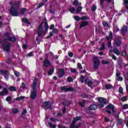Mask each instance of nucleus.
<instances>
[{
	"mask_svg": "<svg viewBox=\"0 0 128 128\" xmlns=\"http://www.w3.org/2000/svg\"><path fill=\"white\" fill-rule=\"evenodd\" d=\"M18 10V6L12 4V6L10 10V14H11L12 16H18L19 14Z\"/></svg>",
	"mask_w": 128,
	"mask_h": 128,
	"instance_id": "obj_1",
	"label": "nucleus"
},
{
	"mask_svg": "<svg viewBox=\"0 0 128 128\" xmlns=\"http://www.w3.org/2000/svg\"><path fill=\"white\" fill-rule=\"evenodd\" d=\"M12 44L6 41V40H3V44H2V48L4 52H10Z\"/></svg>",
	"mask_w": 128,
	"mask_h": 128,
	"instance_id": "obj_2",
	"label": "nucleus"
},
{
	"mask_svg": "<svg viewBox=\"0 0 128 128\" xmlns=\"http://www.w3.org/2000/svg\"><path fill=\"white\" fill-rule=\"evenodd\" d=\"M96 100H98V105H99L100 108H104V104H108V101H106V98L98 97L96 98Z\"/></svg>",
	"mask_w": 128,
	"mask_h": 128,
	"instance_id": "obj_3",
	"label": "nucleus"
},
{
	"mask_svg": "<svg viewBox=\"0 0 128 128\" xmlns=\"http://www.w3.org/2000/svg\"><path fill=\"white\" fill-rule=\"evenodd\" d=\"M10 32L5 33V36L6 37L4 39L6 42H14L16 41V36H10Z\"/></svg>",
	"mask_w": 128,
	"mask_h": 128,
	"instance_id": "obj_4",
	"label": "nucleus"
},
{
	"mask_svg": "<svg viewBox=\"0 0 128 128\" xmlns=\"http://www.w3.org/2000/svg\"><path fill=\"white\" fill-rule=\"evenodd\" d=\"M42 24H44V22H42L38 27L37 34L38 36H42L44 34V30H44V28H42Z\"/></svg>",
	"mask_w": 128,
	"mask_h": 128,
	"instance_id": "obj_5",
	"label": "nucleus"
},
{
	"mask_svg": "<svg viewBox=\"0 0 128 128\" xmlns=\"http://www.w3.org/2000/svg\"><path fill=\"white\" fill-rule=\"evenodd\" d=\"M1 76H4L5 80H8L10 78V72L6 70H0Z\"/></svg>",
	"mask_w": 128,
	"mask_h": 128,
	"instance_id": "obj_6",
	"label": "nucleus"
},
{
	"mask_svg": "<svg viewBox=\"0 0 128 128\" xmlns=\"http://www.w3.org/2000/svg\"><path fill=\"white\" fill-rule=\"evenodd\" d=\"M38 90L36 88H32V90L31 91L30 98L31 100H36L38 96Z\"/></svg>",
	"mask_w": 128,
	"mask_h": 128,
	"instance_id": "obj_7",
	"label": "nucleus"
},
{
	"mask_svg": "<svg viewBox=\"0 0 128 128\" xmlns=\"http://www.w3.org/2000/svg\"><path fill=\"white\" fill-rule=\"evenodd\" d=\"M82 120V118L80 116H76L74 118L72 121V124L70 125V128H74L76 126V122L78 120Z\"/></svg>",
	"mask_w": 128,
	"mask_h": 128,
	"instance_id": "obj_8",
	"label": "nucleus"
},
{
	"mask_svg": "<svg viewBox=\"0 0 128 128\" xmlns=\"http://www.w3.org/2000/svg\"><path fill=\"white\" fill-rule=\"evenodd\" d=\"M93 62H94V68H95V70H97V68H98V66H100V60H98V57H94L93 58Z\"/></svg>",
	"mask_w": 128,
	"mask_h": 128,
	"instance_id": "obj_9",
	"label": "nucleus"
},
{
	"mask_svg": "<svg viewBox=\"0 0 128 128\" xmlns=\"http://www.w3.org/2000/svg\"><path fill=\"white\" fill-rule=\"evenodd\" d=\"M50 101H44L43 102V104H42V107L44 108V110H48V107L50 105Z\"/></svg>",
	"mask_w": 128,
	"mask_h": 128,
	"instance_id": "obj_10",
	"label": "nucleus"
},
{
	"mask_svg": "<svg viewBox=\"0 0 128 128\" xmlns=\"http://www.w3.org/2000/svg\"><path fill=\"white\" fill-rule=\"evenodd\" d=\"M106 108L107 110H111L113 114H114V108H116V107H114V106L112 104H108L106 106Z\"/></svg>",
	"mask_w": 128,
	"mask_h": 128,
	"instance_id": "obj_11",
	"label": "nucleus"
},
{
	"mask_svg": "<svg viewBox=\"0 0 128 128\" xmlns=\"http://www.w3.org/2000/svg\"><path fill=\"white\" fill-rule=\"evenodd\" d=\"M8 90L6 87H4L2 92H0V96H8Z\"/></svg>",
	"mask_w": 128,
	"mask_h": 128,
	"instance_id": "obj_12",
	"label": "nucleus"
},
{
	"mask_svg": "<svg viewBox=\"0 0 128 128\" xmlns=\"http://www.w3.org/2000/svg\"><path fill=\"white\" fill-rule=\"evenodd\" d=\"M50 64H52L50 63V60L47 59H44L43 63V66H44L45 68H48V66H50Z\"/></svg>",
	"mask_w": 128,
	"mask_h": 128,
	"instance_id": "obj_13",
	"label": "nucleus"
},
{
	"mask_svg": "<svg viewBox=\"0 0 128 128\" xmlns=\"http://www.w3.org/2000/svg\"><path fill=\"white\" fill-rule=\"evenodd\" d=\"M126 32H128V26H124L121 29V34L122 36H124V34H126Z\"/></svg>",
	"mask_w": 128,
	"mask_h": 128,
	"instance_id": "obj_14",
	"label": "nucleus"
},
{
	"mask_svg": "<svg viewBox=\"0 0 128 128\" xmlns=\"http://www.w3.org/2000/svg\"><path fill=\"white\" fill-rule=\"evenodd\" d=\"M64 74V70L63 68H60L58 72V76L59 78H62V76Z\"/></svg>",
	"mask_w": 128,
	"mask_h": 128,
	"instance_id": "obj_15",
	"label": "nucleus"
},
{
	"mask_svg": "<svg viewBox=\"0 0 128 128\" xmlns=\"http://www.w3.org/2000/svg\"><path fill=\"white\" fill-rule=\"evenodd\" d=\"M72 88H66V86H62L61 88V90H64L65 92H72Z\"/></svg>",
	"mask_w": 128,
	"mask_h": 128,
	"instance_id": "obj_16",
	"label": "nucleus"
},
{
	"mask_svg": "<svg viewBox=\"0 0 128 128\" xmlns=\"http://www.w3.org/2000/svg\"><path fill=\"white\" fill-rule=\"evenodd\" d=\"M120 38H122L120 37L118 38L115 41V44H116V46H117L118 47L120 46V45L122 44V41H120Z\"/></svg>",
	"mask_w": 128,
	"mask_h": 128,
	"instance_id": "obj_17",
	"label": "nucleus"
},
{
	"mask_svg": "<svg viewBox=\"0 0 128 128\" xmlns=\"http://www.w3.org/2000/svg\"><path fill=\"white\" fill-rule=\"evenodd\" d=\"M88 26V22L85 21L81 22L80 24V28H84V26Z\"/></svg>",
	"mask_w": 128,
	"mask_h": 128,
	"instance_id": "obj_18",
	"label": "nucleus"
},
{
	"mask_svg": "<svg viewBox=\"0 0 128 128\" xmlns=\"http://www.w3.org/2000/svg\"><path fill=\"white\" fill-rule=\"evenodd\" d=\"M36 84H38V79L35 78L32 84V88H36Z\"/></svg>",
	"mask_w": 128,
	"mask_h": 128,
	"instance_id": "obj_19",
	"label": "nucleus"
},
{
	"mask_svg": "<svg viewBox=\"0 0 128 128\" xmlns=\"http://www.w3.org/2000/svg\"><path fill=\"white\" fill-rule=\"evenodd\" d=\"M89 108L90 110H96L98 108V106L96 104H93L90 106Z\"/></svg>",
	"mask_w": 128,
	"mask_h": 128,
	"instance_id": "obj_20",
	"label": "nucleus"
},
{
	"mask_svg": "<svg viewBox=\"0 0 128 128\" xmlns=\"http://www.w3.org/2000/svg\"><path fill=\"white\" fill-rule=\"evenodd\" d=\"M114 38V34H112V32H110L109 33V36H106V40H112Z\"/></svg>",
	"mask_w": 128,
	"mask_h": 128,
	"instance_id": "obj_21",
	"label": "nucleus"
},
{
	"mask_svg": "<svg viewBox=\"0 0 128 128\" xmlns=\"http://www.w3.org/2000/svg\"><path fill=\"white\" fill-rule=\"evenodd\" d=\"M26 12V8H23L20 10V14L22 16L24 14V12Z\"/></svg>",
	"mask_w": 128,
	"mask_h": 128,
	"instance_id": "obj_22",
	"label": "nucleus"
},
{
	"mask_svg": "<svg viewBox=\"0 0 128 128\" xmlns=\"http://www.w3.org/2000/svg\"><path fill=\"white\" fill-rule=\"evenodd\" d=\"M44 25H45V31L46 32H48V28L50 26H48V22L47 21H46L44 22Z\"/></svg>",
	"mask_w": 128,
	"mask_h": 128,
	"instance_id": "obj_23",
	"label": "nucleus"
},
{
	"mask_svg": "<svg viewBox=\"0 0 128 128\" xmlns=\"http://www.w3.org/2000/svg\"><path fill=\"white\" fill-rule=\"evenodd\" d=\"M79 104L82 106V108H84V106H86V100H84L82 102H80Z\"/></svg>",
	"mask_w": 128,
	"mask_h": 128,
	"instance_id": "obj_24",
	"label": "nucleus"
},
{
	"mask_svg": "<svg viewBox=\"0 0 128 128\" xmlns=\"http://www.w3.org/2000/svg\"><path fill=\"white\" fill-rule=\"evenodd\" d=\"M22 21L24 22V24H30V20H28L26 18H23Z\"/></svg>",
	"mask_w": 128,
	"mask_h": 128,
	"instance_id": "obj_25",
	"label": "nucleus"
},
{
	"mask_svg": "<svg viewBox=\"0 0 128 128\" xmlns=\"http://www.w3.org/2000/svg\"><path fill=\"white\" fill-rule=\"evenodd\" d=\"M9 90L10 92H16V88L14 86H10L9 87Z\"/></svg>",
	"mask_w": 128,
	"mask_h": 128,
	"instance_id": "obj_26",
	"label": "nucleus"
},
{
	"mask_svg": "<svg viewBox=\"0 0 128 128\" xmlns=\"http://www.w3.org/2000/svg\"><path fill=\"white\" fill-rule=\"evenodd\" d=\"M113 52L116 54V56H120V51H118V50L117 48L114 49Z\"/></svg>",
	"mask_w": 128,
	"mask_h": 128,
	"instance_id": "obj_27",
	"label": "nucleus"
},
{
	"mask_svg": "<svg viewBox=\"0 0 128 128\" xmlns=\"http://www.w3.org/2000/svg\"><path fill=\"white\" fill-rule=\"evenodd\" d=\"M54 72V69H50L48 72V76H52Z\"/></svg>",
	"mask_w": 128,
	"mask_h": 128,
	"instance_id": "obj_28",
	"label": "nucleus"
},
{
	"mask_svg": "<svg viewBox=\"0 0 128 128\" xmlns=\"http://www.w3.org/2000/svg\"><path fill=\"white\" fill-rule=\"evenodd\" d=\"M122 56L124 58H126V56H128V54H126V50H123L122 52Z\"/></svg>",
	"mask_w": 128,
	"mask_h": 128,
	"instance_id": "obj_29",
	"label": "nucleus"
},
{
	"mask_svg": "<svg viewBox=\"0 0 128 128\" xmlns=\"http://www.w3.org/2000/svg\"><path fill=\"white\" fill-rule=\"evenodd\" d=\"M112 88V86L110 84H106V90H110Z\"/></svg>",
	"mask_w": 128,
	"mask_h": 128,
	"instance_id": "obj_30",
	"label": "nucleus"
},
{
	"mask_svg": "<svg viewBox=\"0 0 128 128\" xmlns=\"http://www.w3.org/2000/svg\"><path fill=\"white\" fill-rule=\"evenodd\" d=\"M110 64V62L108 60H102V64Z\"/></svg>",
	"mask_w": 128,
	"mask_h": 128,
	"instance_id": "obj_31",
	"label": "nucleus"
},
{
	"mask_svg": "<svg viewBox=\"0 0 128 128\" xmlns=\"http://www.w3.org/2000/svg\"><path fill=\"white\" fill-rule=\"evenodd\" d=\"M12 112H13V114H18V108H14L12 110Z\"/></svg>",
	"mask_w": 128,
	"mask_h": 128,
	"instance_id": "obj_32",
	"label": "nucleus"
},
{
	"mask_svg": "<svg viewBox=\"0 0 128 128\" xmlns=\"http://www.w3.org/2000/svg\"><path fill=\"white\" fill-rule=\"evenodd\" d=\"M84 75H82L80 79V82L84 84Z\"/></svg>",
	"mask_w": 128,
	"mask_h": 128,
	"instance_id": "obj_33",
	"label": "nucleus"
},
{
	"mask_svg": "<svg viewBox=\"0 0 128 128\" xmlns=\"http://www.w3.org/2000/svg\"><path fill=\"white\" fill-rule=\"evenodd\" d=\"M24 100V96H20V97H17L16 98V100L20 101V100Z\"/></svg>",
	"mask_w": 128,
	"mask_h": 128,
	"instance_id": "obj_34",
	"label": "nucleus"
},
{
	"mask_svg": "<svg viewBox=\"0 0 128 128\" xmlns=\"http://www.w3.org/2000/svg\"><path fill=\"white\" fill-rule=\"evenodd\" d=\"M52 36H54V32H50L48 36H47V38H52Z\"/></svg>",
	"mask_w": 128,
	"mask_h": 128,
	"instance_id": "obj_35",
	"label": "nucleus"
},
{
	"mask_svg": "<svg viewBox=\"0 0 128 128\" xmlns=\"http://www.w3.org/2000/svg\"><path fill=\"white\" fill-rule=\"evenodd\" d=\"M102 25L104 26H106V28H108V22L104 21L102 22Z\"/></svg>",
	"mask_w": 128,
	"mask_h": 128,
	"instance_id": "obj_36",
	"label": "nucleus"
},
{
	"mask_svg": "<svg viewBox=\"0 0 128 128\" xmlns=\"http://www.w3.org/2000/svg\"><path fill=\"white\" fill-rule=\"evenodd\" d=\"M48 124L50 128H56V124H52V122H49Z\"/></svg>",
	"mask_w": 128,
	"mask_h": 128,
	"instance_id": "obj_37",
	"label": "nucleus"
},
{
	"mask_svg": "<svg viewBox=\"0 0 128 128\" xmlns=\"http://www.w3.org/2000/svg\"><path fill=\"white\" fill-rule=\"evenodd\" d=\"M82 6H78L77 8L76 13L78 14L79 12H82Z\"/></svg>",
	"mask_w": 128,
	"mask_h": 128,
	"instance_id": "obj_38",
	"label": "nucleus"
},
{
	"mask_svg": "<svg viewBox=\"0 0 128 128\" xmlns=\"http://www.w3.org/2000/svg\"><path fill=\"white\" fill-rule=\"evenodd\" d=\"M74 19L75 20H77V22H79V20H80V18L78 16H74Z\"/></svg>",
	"mask_w": 128,
	"mask_h": 128,
	"instance_id": "obj_39",
	"label": "nucleus"
},
{
	"mask_svg": "<svg viewBox=\"0 0 128 128\" xmlns=\"http://www.w3.org/2000/svg\"><path fill=\"white\" fill-rule=\"evenodd\" d=\"M67 81H68V82H74V79H72V77L69 76L67 78Z\"/></svg>",
	"mask_w": 128,
	"mask_h": 128,
	"instance_id": "obj_40",
	"label": "nucleus"
},
{
	"mask_svg": "<svg viewBox=\"0 0 128 128\" xmlns=\"http://www.w3.org/2000/svg\"><path fill=\"white\" fill-rule=\"evenodd\" d=\"M124 120L122 119H118L117 124H122Z\"/></svg>",
	"mask_w": 128,
	"mask_h": 128,
	"instance_id": "obj_41",
	"label": "nucleus"
},
{
	"mask_svg": "<svg viewBox=\"0 0 128 128\" xmlns=\"http://www.w3.org/2000/svg\"><path fill=\"white\" fill-rule=\"evenodd\" d=\"M91 10L92 12H95L96 10V6L92 5V6Z\"/></svg>",
	"mask_w": 128,
	"mask_h": 128,
	"instance_id": "obj_42",
	"label": "nucleus"
},
{
	"mask_svg": "<svg viewBox=\"0 0 128 128\" xmlns=\"http://www.w3.org/2000/svg\"><path fill=\"white\" fill-rule=\"evenodd\" d=\"M76 10V8L74 7L70 8L69 9V12H71V14H74V12Z\"/></svg>",
	"mask_w": 128,
	"mask_h": 128,
	"instance_id": "obj_43",
	"label": "nucleus"
},
{
	"mask_svg": "<svg viewBox=\"0 0 128 128\" xmlns=\"http://www.w3.org/2000/svg\"><path fill=\"white\" fill-rule=\"evenodd\" d=\"M26 112H28L26 111V109H24V110L22 112L21 114L22 116H26Z\"/></svg>",
	"mask_w": 128,
	"mask_h": 128,
	"instance_id": "obj_44",
	"label": "nucleus"
},
{
	"mask_svg": "<svg viewBox=\"0 0 128 128\" xmlns=\"http://www.w3.org/2000/svg\"><path fill=\"white\" fill-rule=\"evenodd\" d=\"M14 74L17 78H18V76H20V72L18 71L14 72Z\"/></svg>",
	"mask_w": 128,
	"mask_h": 128,
	"instance_id": "obj_45",
	"label": "nucleus"
},
{
	"mask_svg": "<svg viewBox=\"0 0 128 128\" xmlns=\"http://www.w3.org/2000/svg\"><path fill=\"white\" fill-rule=\"evenodd\" d=\"M12 100V98L10 96H8V97L6 98V100L8 102H10Z\"/></svg>",
	"mask_w": 128,
	"mask_h": 128,
	"instance_id": "obj_46",
	"label": "nucleus"
},
{
	"mask_svg": "<svg viewBox=\"0 0 128 128\" xmlns=\"http://www.w3.org/2000/svg\"><path fill=\"white\" fill-rule=\"evenodd\" d=\"M81 20H88V16H82L80 18Z\"/></svg>",
	"mask_w": 128,
	"mask_h": 128,
	"instance_id": "obj_47",
	"label": "nucleus"
},
{
	"mask_svg": "<svg viewBox=\"0 0 128 128\" xmlns=\"http://www.w3.org/2000/svg\"><path fill=\"white\" fill-rule=\"evenodd\" d=\"M117 80H118V82H122L124 80V78L120 76L117 78Z\"/></svg>",
	"mask_w": 128,
	"mask_h": 128,
	"instance_id": "obj_48",
	"label": "nucleus"
},
{
	"mask_svg": "<svg viewBox=\"0 0 128 128\" xmlns=\"http://www.w3.org/2000/svg\"><path fill=\"white\" fill-rule=\"evenodd\" d=\"M78 0H75L73 3V6H78Z\"/></svg>",
	"mask_w": 128,
	"mask_h": 128,
	"instance_id": "obj_49",
	"label": "nucleus"
},
{
	"mask_svg": "<svg viewBox=\"0 0 128 128\" xmlns=\"http://www.w3.org/2000/svg\"><path fill=\"white\" fill-rule=\"evenodd\" d=\"M118 92L120 94H123L124 93V89H122V88L120 87L118 88Z\"/></svg>",
	"mask_w": 128,
	"mask_h": 128,
	"instance_id": "obj_50",
	"label": "nucleus"
},
{
	"mask_svg": "<svg viewBox=\"0 0 128 128\" xmlns=\"http://www.w3.org/2000/svg\"><path fill=\"white\" fill-rule=\"evenodd\" d=\"M66 104L68 106H70V104H72V101L70 100H68V101H66L65 102Z\"/></svg>",
	"mask_w": 128,
	"mask_h": 128,
	"instance_id": "obj_51",
	"label": "nucleus"
},
{
	"mask_svg": "<svg viewBox=\"0 0 128 128\" xmlns=\"http://www.w3.org/2000/svg\"><path fill=\"white\" fill-rule=\"evenodd\" d=\"M68 54L70 58H72V56H74V53H72V52H69Z\"/></svg>",
	"mask_w": 128,
	"mask_h": 128,
	"instance_id": "obj_52",
	"label": "nucleus"
},
{
	"mask_svg": "<svg viewBox=\"0 0 128 128\" xmlns=\"http://www.w3.org/2000/svg\"><path fill=\"white\" fill-rule=\"evenodd\" d=\"M6 62L7 64H10V62H12V58H8V59L6 60Z\"/></svg>",
	"mask_w": 128,
	"mask_h": 128,
	"instance_id": "obj_53",
	"label": "nucleus"
},
{
	"mask_svg": "<svg viewBox=\"0 0 128 128\" xmlns=\"http://www.w3.org/2000/svg\"><path fill=\"white\" fill-rule=\"evenodd\" d=\"M78 68H79V70H82V66L80 63H78Z\"/></svg>",
	"mask_w": 128,
	"mask_h": 128,
	"instance_id": "obj_54",
	"label": "nucleus"
},
{
	"mask_svg": "<svg viewBox=\"0 0 128 128\" xmlns=\"http://www.w3.org/2000/svg\"><path fill=\"white\" fill-rule=\"evenodd\" d=\"M118 64L119 66H120V68H122V60H118Z\"/></svg>",
	"mask_w": 128,
	"mask_h": 128,
	"instance_id": "obj_55",
	"label": "nucleus"
},
{
	"mask_svg": "<svg viewBox=\"0 0 128 128\" xmlns=\"http://www.w3.org/2000/svg\"><path fill=\"white\" fill-rule=\"evenodd\" d=\"M92 84H94V82H92V80H90L88 82V86H92Z\"/></svg>",
	"mask_w": 128,
	"mask_h": 128,
	"instance_id": "obj_56",
	"label": "nucleus"
},
{
	"mask_svg": "<svg viewBox=\"0 0 128 128\" xmlns=\"http://www.w3.org/2000/svg\"><path fill=\"white\" fill-rule=\"evenodd\" d=\"M128 108V104H124L123 105V107H122L123 110H126Z\"/></svg>",
	"mask_w": 128,
	"mask_h": 128,
	"instance_id": "obj_57",
	"label": "nucleus"
},
{
	"mask_svg": "<svg viewBox=\"0 0 128 128\" xmlns=\"http://www.w3.org/2000/svg\"><path fill=\"white\" fill-rule=\"evenodd\" d=\"M27 56H28V57L34 56V53H32V52H30V53H28L27 54Z\"/></svg>",
	"mask_w": 128,
	"mask_h": 128,
	"instance_id": "obj_58",
	"label": "nucleus"
},
{
	"mask_svg": "<svg viewBox=\"0 0 128 128\" xmlns=\"http://www.w3.org/2000/svg\"><path fill=\"white\" fill-rule=\"evenodd\" d=\"M70 70L71 72H74V73L76 72V68H71L70 69Z\"/></svg>",
	"mask_w": 128,
	"mask_h": 128,
	"instance_id": "obj_59",
	"label": "nucleus"
},
{
	"mask_svg": "<svg viewBox=\"0 0 128 128\" xmlns=\"http://www.w3.org/2000/svg\"><path fill=\"white\" fill-rule=\"evenodd\" d=\"M127 46H128V44H124L123 46V50H126Z\"/></svg>",
	"mask_w": 128,
	"mask_h": 128,
	"instance_id": "obj_60",
	"label": "nucleus"
},
{
	"mask_svg": "<svg viewBox=\"0 0 128 128\" xmlns=\"http://www.w3.org/2000/svg\"><path fill=\"white\" fill-rule=\"evenodd\" d=\"M44 3H40L39 5H38L36 8H42V6H44Z\"/></svg>",
	"mask_w": 128,
	"mask_h": 128,
	"instance_id": "obj_61",
	"label": "nucleus"
},
{
	"mask_svg": "<svg viewBox=\"0 0 128 128\" xmlns=\"http://www.w3.org/2000/svg\"><path fill=\"white\" fill-rule=\"evenodd\" d=\"M82 98H88V94H82Z\"/></svg>",
	"mask_w": 128,
	"mask_h": 128,
	"instance_id": "obj_62",
	"label": "nucleus"
},
{
	"mask_svg": "<svg viewBox=\"0 0 128 128\" xmlns=\"http://www.w3.org/2000/svg\"><path fill=\"white\" fill-rule=\"evenodd\" d=\"M50 30H54V24H51L50 27Z\"/></svg>",
	"mask_w": 128,
	"mask_h": 128,
	"instance_id": "obj_63",
	"label": "nucleus"
},
{
	"mask_svg": "<svg viewBox=\"0 0 128 128\" xmlns=\"http://www.w3.org/2000/svg\"><path fill=\"white\" fill-rule=\"evenodd\" d=\"M126 96H124L122 98V102H126Z\"/></svg>",
	"mask_w": 128,
	"mask_h": 128,
	"instance_id": "obj_64",
	"label": "nucleus"
}]
</instances>
